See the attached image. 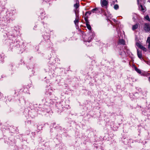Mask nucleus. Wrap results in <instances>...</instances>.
<instances>
[{
    "mask_svg": "<svg viewBox=\"0 0 150 150\" xmlns=\"http://www.w3.org/2000/svg\"><path fill=\"white\" fill-rule=\"evenodd\" d=\"M139 8L142 11H145L146 9L145 7L144 6H143L141 4L140 5V6H139Z\"/></svg>",
    "mask_w": 150,
    "mask_h": 150,
    "instance_id": "nucleus-9",
    "label": "nucleus"
},
{
    "mask_svg": "<svg viewBox=\"0 0 150 150\" xmlns=\"http://www.w3.org/2000/svg\"><path fill=\"white\" fill-rule=\"evenodd\" d=\"M98 9L97 8H95L93 9L92 10H91V12L92 13H96V11H97Z\"/></svg>",
    "mask_w": 150,
    "mask_h": 150,
    "instance_id": "nucleus-11",
    "label": "nucleus"
},
{
    "mask_svg": "<svg viewBox=\"0 0 150 150\" xmlns=\"http://www.w3.org/2000/svg\"><path fill=\"white\" fill-rule=\"evenodd\" d=\"M137 54L139 58L142 59V52L138 50H137Z\"/></svg>",
    "mask_w": 150,
    "mask_h": 150,
    "instance_id": "nucleus-8",
    "label": "nucleus"
},
{
    "mask_svg": "<svg viewBox=\"0 0 150 150\" xmlns=\"http://www.w3.org/2000/svg\"><path fill=\"white\" fill-rule=\"evenodd\" d=\"M149 2H150V1H149Z\"/></svg>",
    "mask_w": 150,
    "mask_h": 150,
    "instance_id": "nucleus-21",
    "label": "nucleus"
},
{
    "mask_svg": "<svg viewBox=\"0 0 150 150\" xmlns=\"http://www.w3.org/2000/svg\"><path fill=\"white\" fill-rule=\"evenodd\" d=\"M79 16L76 13V19L74 21V23L76 25V24L78 23L79 22Z\"/></svg>",
    "mask_w": 150,
    "mask_h": 150,
    "instance_id": "nucleus-4",
    "label": "nucleus"
},
{
    "mask_svg": "<svg viewBox=\"0 0 150 150\" xmlns=\"http://www.w3.org/2000/svg\"><path fill=\"white\" fill-rule=\"evenodd\" d=\"M79 4L78 3H76V4H74V6L76 9H77L79 7Z\"/></svg>",
    "mask_w": 150,
    "mask_h": 150,
    "instance_id": "nucleus-13",
    "label": "nucleus"
},
{
    "mask_svg": "<svg viewBox=\"0 0 150 150\" xmlns=\"http://www.w3.org/2000/svg\"><path fill=\"white\" fill-rule=\"evenodd\" d=\"M100 3L101 6L102 7L106 6L108 4V0H101Z\"/></svg>",
    "mask_w": 150,
    "mask_h": 150,
    "instance_id": "nucleus-2",
    "label": "nucleus"
},
{
    "mask_svg": "<svg viewBox=\"0 0 150 150\" xmlns=\"http://www.w3.org/2000/svg\"><path fill=\"white\" fill-rule=\"evenodd\" d=\"M119 6L118 5L116 4L114 6V8L115 9H117L118 8Z\"/></svg>",
    "mask_w": 150,
    "mask_h": 150,
    "instance_id": "nucleus-16",
    "label": "nucleus"
},
{
    "mask_svg": "<svg viewBox=\"0 0 150 150\" xmlns=\"http://www.w3.org/2000/svg\"><path fill=\"white\" fill-rule=\"evenodd\" d=\"M146 43L148 45V50L150 51V37L147 38Z\"/></svg>",
    "mask_w": 150,
    "mask_h": 150,
    "instance_id": "nucleus-5",
    "label": "nucleus"
},
{
    "mask_svg": "<svg viewBox=\"0 0 150 150\" xmlns=\"http://www.w3.org/2000/svg\"><path fill=\"white\" fill-rule=\"evenodd\" d=\"M144 18L146 20L150 22V19L149 18L148 15L144 17Z\"/></svg>",
    "mask_w": 150,
    "mask_h": 150,
    "instance_id": "nucleus-14",
    "label": "nucleus"
},
{
    "mask_svg": "<svg viewBox=\"0 0 150 150\" xmlns=\"http://www.w3.org/2000/svg\"><path fill=\"white\" fill-rule=\"evenodd\" d=\"M119 42L120 43L123 45H124L125 43L124 40L122 39H120L119 41Z\"/></svg>",
    "mask_w": 150,
    "mask_h": 150,
    "instance_id": "nucleus-10",
    "label": "nucleus"
},
{
    "mask_svg": "<svg viewBox=\"0 0 150 150\" xmlns=\"http://www.w3.org/2000/svg\"><path fill=\"white\" fill-rule=\"evenodd\" d=\"M139 26V23H136V24L132 25V30H134L137 29Z\"/></svg>",
    "mask_w": 150,
    "mask_h": 150,
    "instance_id": "nucleus-6",
    "label": "nucleus"
},
{
    "mask_svg": "<svg viewBox=\"0 0 150 150\" xmlns=\"http://www.w3.org/2000/svg\"><path fill=\"white\" fill-rule=\"evenodd\" d=\"M149 80L150 81V77L149 78Z\"/></svg>",
    "mask_w": 150,
    "mask_h": 150,
    "instance_id": "nucleus-20",
    "label": "nucleus"
},
{
    "mask_svg": "<svg viewBox=\"0 0 150 150\" xmlns=\"http://www.w3.org/2000/svg\"><path fill=\"white\" fill-rule=\"evenodd\" d=\"M144 29L146 32H149L150 30L149 25L148 23H145L144 26Z\"/></svg>",
    "mask_w": 150,
    "mask_h": 150,
    "instance_id": "nucleus-3",
    "label": "nucleus"
},
{
    "mask_svg": "<svg viewBox=\"0 0 150 150\" xmlns=\"http://www.w3.org/2000/svg\"><path fill=\"white\" fill-rule=\"evenodd\" d=\"M136 45L138 47L142 50H143L145 52L146 51V49L139 42H136Z\"/></svg>",
    "mask_w": 150,
    "mask_h": 150,
    "instance_id": "nucleus-1",
    "label": "nucleus"
},
{
    "mask_svg": "<svg viewBox=\"0 0 150 150\" xmlns=\"http://www.w3.org/2000/svg\"><path fill=\"white\" fill-rule=\"evenodd\" d=\"M135 70L139 74H140L141 73V71L136 67H135Z\"/></svg>",
    "mask_w": 150,
    "mask_h": 150,
    "instance_id": "nucleus-12",
    "label": "nucleus"
},
{
    "mask_svg": "<svg viewBox=\"0 0 150 150\" xmlns=\"http://www.w3.org/2000/svg\"><path fill=\"white\" fill-rule=\"evenodd\" d=\"M146 63L149 65H150V62H148Z\"/></svg>",
    "mask_w": 150,
    "mask_h": 150,
    "instance_id": "nucleus-19",
    "label": "nucleus"
},
{
    "mask_svg": "<svg viewBox=\"0 0 150 150\" xmlns=\"http://www.w3.org/2000/svg\"><path fill=\"white\" fill-rule=\"evenodd\" d=\"M141 0H137V2L138 5L139 4V1H141Z\"/></svg>",
    "mask_w": 150,
    "mask_h": 150,
    "instance_id": "nucleus-18",
    "label": "nucleus"
},
{
    "mask_svg": "<svg viewBox=\"0 0 150 150\" xmlns=\"http://www.w3.org/2000/svg\"><path fill=\"white\" fill-rule=\"evenodd\" d=\"M87 13L89 15H90L92 14V12H91V11H89L86 12V14H87Z\"/></svg>",
    "mask_w": 150,
    "mask_h": 150,
    "instance_id": "nucleus-17",
    "label": "nucleus"
},
{
    "mask_svg": "<svg viewBox=\"0 0 150 150\" xmlns=\"http://www.w3.org/2000/svg\"><path fill=\"white\" fill-rule=\"evenodd\" d=\"M112 4H114L117 2V0H111Z\"/></svg>",
    "mask_w": 150,
    "mask_h": 150,
    "instance_id": "nucleus-15",
    "label": "nucleus"
},
{
    "mask_svg": "<svg viewBox=\"0 0 150 150\" xmlns=\"http://www.w3.org/2000/svg\"><path fill=\"white\" fill-rule=\"evenodd\" d=\"M85 20L86 21V27L89 30H91V27L90 26V25L89 24V23L87 21V19H85Z\"/></svg>",
    "mask_w": 150,
    "mask_h": 150,
    "instance_id": "nucleus-7",
    "label": "nucleus"
}]
</instances>
